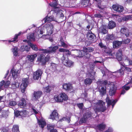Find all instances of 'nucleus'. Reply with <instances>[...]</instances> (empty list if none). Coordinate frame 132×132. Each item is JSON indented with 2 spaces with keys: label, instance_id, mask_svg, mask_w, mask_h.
<instances>
[{
  "label": "nucleus",
  "instance_id": "50",
  "mask_svg": "<svg viewBox=\"0 0 132 132\" xmlns=\"http://www.w3.org/2000/svg\"><path fill=\"white\" fill-rule=\"evenodd\" d=\"M77 53L79 54L78 56L80 57H82L86 54V52L84 50H81L78 51Z\"/></svg>",
  "mask_w": 132,
  "mask_h": 132
},
{
  "label": "nucleus",
  "instance_id": "23",
  "mask_svg": "<svg viewBox=\"0 0 132 132\" xmlns=\"http://www.w3.org/2000/svg\"><path fill=\"white\" fill-rule=\"evenodd\" d=\"M99 32L102 35H104L106 34L108 31L107 27L106 25H102L98 29Z\"/></svg>",
  "mask_w": 132,
  "mask_h": 132
},
{
  "label": "nucleus",
  "instance_id": "58",
  "mask_svg": "<svg viewBox=\"0 0 132 132\" xmlns=\"http://www.w3.org/2000/svg\"><path fill=\"white\" fill-rule=\"evenodd\" d=\"M50 13H48V14L45 17L43 20V21H44V23H46V22H50L51 21L50 20L49 18H48V16L49 15V14Z\"/></svg>",
  "mask_w": 132,
  "mask_h": 132
},
{
  "label": "nucleus",
  "instance_id": "55",
  "mask_svg": "<svg viewBox=\"0 0 132 132\" xmlns=\"http://www.w3.org/2000/svg\"><path fill=\"white\" fill-rule=\"evenodd\" d=\"M52 89V87L50 86H48L44 88V92L47 93L50 92Z\"/></svg>",
  "mask_w": 132,
  "mask_h": 132
},
{
  "label": "nucleus",
  "instance_id": "63",
  "mask_svg": "<svg viewBox=\"0 0 132 132\" xmlns=\"http://www.w3.org/2000/svg\"><path fill=\"white\" fill-rule=\"evenodd\" d=\"M9 104L10 106H14L16 104V103L14 101H10Z\"/></svg>",
  "mask_w": 132,
  "mask_h": 132
},
{
  "label": "nucleus",
  "instance_id": "53",
  "mask_svg": "<svg viewBox=\"0 0 132 132\" xmlns=\"http://www.w3.org/2000/svg\"><path fill=\"white\" fill-rule=\"evenodd\" d=\"M12 131L14 132H20L18 126L17 125H14L12 128Z\"/></svg>",
  "mask_w": 132,
  "mask_h": 132
},
{
  "label": "nucleus",
  "instance_id": "49",
  "mask_svg": "<svg viewBox=\"0 0 132 132\" xmlns=\"http://www.w3.org/2000/svg\"><path fill=\"white\" fill-rule=\"evenodd\" d=\"M102 13V12H101L100 13L95 14H94V17L102 19H103L104 16V15Z\"/></svg>",
  "mask_w": 132,
  "mask_h": 132
},
{
  "label": "nucleus",
  "instance_id": "47",
  "mask_svg": "<svg viewBox=\"0 0 132 132\" xmlns=\"http://www.w3.org/2000/svg\"><path fill=\"white\" fill-rule=\"evenodd\" d=\"M28 112L27 110H23L22 111H20V116L25 117L28 114Z\"/></svg>",
  "mask_w": 132,
  "mask_h": 132
},
{
  "label": "nucleus",
  "instance_id": "30",
  "mask_svg": "<svg viewBox=\"0 0 132 132\" xmlns=\"http://www.w3.org/2000/svg\"><path fill=\"white\" fill-rule=\"evenodd\" d=\"M122 50L121 49H120L117 52L116 58L118 61H120V62L122 59Z\"/></svg>",
  "mask_w": 132,
  "mask_h": 132
},
{
  "label": "nucleus",
  "instance_id": "59",
  "mask_svg": "<svg viewBox=\"0 0 132 132\" xmlns=\"http://www.w3.org/2000/svg\"><path fill=\"white\" fill-rule=\"evenodd\" d=\"M130 41V40L129 38L126 39H122L121 41L122 44H128L129 43Z\"/></svg>",
  "mask_w": 132,
  "mask_h": 132
},
{
  "label": "nucleus",
  "instance_id": "51",
  "mask_svg": "<svg viewBox=\"0 0 132 132\" xmlns=\"http://www.w3.org/2000/svg\"><path fill=\"white\" fill-rule=\"evenodd\" d=\"M37 56V55L36 54H34L31 55H28V57L29 59V60L31 62H32L34 59Z\"/></svg>",
  "mask_w": 132,
  "mask_h": 132
},
{
  "label": "nucleus",
  "instance_id": "54",
  "mask_svg": "<svg viewBox=\"0 0 132 132\" xmlns=\"http://www.w3.org/2000/svg\"><path fill=\"white\" fill-rule=\"evenodd\" d=\"M28 78H24L22 79V85L23 86H27L28 83Z\"/></svg>",
  "mask_w": 132,
  "mask_h": 132
},
{
  "label": "nucleus",
  "instance_id": "56",
  "mask_svg": "<svg viewBox=\"0 0 132 132\" xmlns=\"http://www.w3.org/2000/svg\"><path fill=\"white\" fill-rule=\"evenodd\" d=\"M123 20L125 21H126L128 20H132V15H127L124 17L123 18Z\"/></svg>",
  "mask_w": 132,
  "mask_h": 132
},
{
  "label": "nucleus",
  "instance_id": "38",
  "mask_svg": "<svg viewBox=\"0 0 132 132\" xmlns=\"http://www.w3.org/2000/svg\"><path fill=\"white\" fill-rule=\"evenodd\" d=\"M116 26V23L113 21H110L108 24V28L109 29H112Z\"/></svg>",
  "mask_w": 132,
  "mask_h": 132
},
{
  "label": "nucleus",
  "instance_id": "42",
  "mask_svg": "<svg viewBox=\"0 0 132 132\" xmlns=\"http://www.w3.org/2000/svg\"><path fill=\"white\" fill-rule=\"evenodd\" d=\"M11 50L14 56L15 57L17 56L19 51L18 48L16 47H14Z\"/></svg>",
  "mask_w": 132,
  "mask_h": 132
},
{
  "label": "nucleus",
  "instance_id": "28",
  "mask_svg": "<svg viewBox=\"0 0 132 132\" xmlns=\"http://www.w3.org/2000/svg\"><path fill=\"white\" fill-rule=\"evenodd\" d=\"M49 118L53 120H57L59 119L58 113L56 110L54 111L50 114Z\"/></svg>",
  "mask_w": 132,
  "mask_h": 132
},
{
  "label": "nucleus",
  "instance_id": "10",
  "mask_svg": "<svg viewBox=\"0 0 132 132\" xmlns=\"http://www.w3.org/2000/svg\"><path fill=\"white\" fill-rule=\"evenodd\" d=\"M92 114L90 112H86L84 114L82 117L81 118L79 121L80 123H85L88 118H91Z\"/></svg>",
  "mask_w": 132,
  "mask_h": 132
},
{
  "label": "nucleus",
  "instance_id": "43",
  "mask_svg": "<svg viewBox=\"0 0 132 132\" xmlns=\"http://www.w3.org/2000/svg\"><path fill=\"white\" fill-rule=\"evenodd\" d=\"M122 44L121 41H115L113 42V47L114 48H116L120 46Z\"/></svg>",
  "mask_w": 132,
  "mask_h": 132
},
{
  "label": "nucleus",
  "instance_id": "8",
  "mask_svg": "<svg viewBox=\"0 0 132 132\" xmlns=\"http://www.w3.org/2000/svg\"><path fill=\"white\" fill-rule=\"evenodd\" d=\"M22 32L21 31L19 32L18 34H15L14 37L12 38L11 39L2 40V41L5 42V44H8V43H7L8 42L9 43H10L11 42H13L14 43L17 42L18 41V37L20 36Z\"/></svg>",
  "mask_w": 132,
  "mask_h": 132
},
{
  "label": "nucleus",
  "instance_id": "6",
  "mask_svg": "<svg viewBox=\"0 0 132 132\" xmlns=\"http://www.w3.org/2000/svg\"><path fill=\"white\" fill-rule=\"evenodd\" d=\"M43 27L46 28V29L47 34L46 35H43V36L50 35H51L53 31V25L50 22H47L45 24Z\"/></svg>",
  "mask_w": 132,
  "mask_h": 132
},
{
  "label": "nucleus",
  "instance_id": "32",
  "mask_svg": "<svg viewBox=\"0 0 132 132\" xmlns=\"http://www.w3.org/2000/svg\"><path fill=\"white\" fill-rule=\"evenodd\" d=\"M34 33H30L27 35V39L30 41H34L35 40V36Z\"/></svg>",
  "mask_w": 132,
  "mask_h": 132
},
{
  "label": "nucleus",
  "instance_id": "40",
  "mask_svg": "<svg viewBox=\"0 0 132 132\" xmlns=\"http://www.w3.org/2000/svg\"><path fill=\"white\" fill-rule=\"evenodd\" d=\"M59 51L60 52H64V54H66L67 56H68V55H69L71 54L69 50L64 48H60L59 50Z\"/></svg>",
  "mask_w": 132,
  "mask_h": 132
},
{
  "label": "nucleus",
  "instance_id": "9",
  "mask_svg": "<svg viewBox=\"0 0 132 132\" xmlns=\"http://www.w3.org/2000/svg\"><path fill=\"white\" fill-rule=\"evenodd\" d=\"M108 86L110 87L109 91V95L111 96L114 95L116 93L117 87L112 82H111L109 84H108Z\"/></svg>",
  "mask_w": 132,
  "mask_h": 132
},
{
  "label": "nucleus",
  "instance_id": "20",
  "mask_svg": "<svg viewBox=\"0 0 132 132\" xmlns=\"http://www.w3.org/2000/svg\"><path fill=\"white\" fill-rule=\"evenodd\" d=\"M63 88L68 92H70L73 91L72 85L70 84H64L63 85Z\"/></svg>",
  "mask_w": 132,
  "mask_h": 132
},
{
  "label": "nucleus",
  "instance_id": "36",
  "mask_svg": "<svg viewBox=\"0 0 132 132\" xmlns=\"http://www.w3.org/2000/svg\"><path fill=\"white\" fill-rule=\"evenodd\" d=\"M38 122L40 126L42 128L46 125V122L43 118H41L40 120H38Z\"/></svg>",
  "mask_w": 132,
  "mask_h": 132
},
{
  "label": "nucleus",
  "instance_id": "57",
  "mask_svg": "<svg viewBox=\"0 0 132 132\" xmlns=\"http://www.w3.org/2000/svg\"><path fill=\"white\" fill-rule=\"evenodd\" d=\"M89 0H82L81 4L83 6L86 7L88 5Z\"/></svg>",
  "mask_w": 132,
  "mask_h": 132
},
{
  "label": "nucleus",
  "instance_id": "52",
  "mask_svg": "<svg viewBox=\"0 0 132 132\" xmlns=\"http://www.w3.org/2000/svg\"><path fill=\"white\" fill-rule=\"evenodd\" d=\"M95 59V61H94V63H101L103 62V59L101 57H96Z\"/></svg>",
  "mask_w": 132,
  "mask_h": 132
},
{
  "label": "nucleus",
  "instance_id": "7",
  "mask_svg": "<svg viewBox=\"0 0 132 132\" xmlns=\"http://www.w3.org/2000/svg\"><path fill=\"white\" fill-rule=\"evenodd\" d=\"M88 73H87L86 76L87 77V78H86L84 80V83L86 85H89L92 82L93 80L94 79L95 75H92Z\"/></svg>",
  "mask_w": 132,
  "mask_h": 132
},
{
  "label": "nucleus",
  "instance_id": "26",
  "mask_svg": "<svg viewBox=\"0 0 132 132\" xmlns=\"http://www.w3.org/2000/svg\"><path fill=\"white\" fill-rule=\"evenodd\" d=\"M112 8L114 11L120 13L122 12L124 9L123 6L119 5H113Z\"/></svg>",
  "mask_w": 132,
  "mask_h": 132
},
{
  "label": "nucleus",
  "instance_id": "19",
  "mask_svg": "<svg viewBox=\"0 0 132 132\" xmlns=\"http://www.w3.org/2000/svg\"><path fill=\"white\" fill-rule=\"evenodd\" d=\"M102 73L103 74V76H104L106 77V78H113V72H111L109 71L108 70H106L105 71H103Z\"/></svg>",
  "mask_w": 132,
  "mask_h": 132
},
{
  "label": "nucleus",
  "instance_id": "1",
  "mask_svg": "<svg viewBox=\"0 0 132 132\" xmlns=\"http://www.w3.org/2000/svg\"><path fill=\"white\" fill-rule=\"evenodd\" d=\"M92 106L97 116L98 112H103L106 110V108L105 106V102L102 100H98L94 99L92 101H89Z\"/></svg>",
  "mask_w": 132,
  "mask_h": 132
},
{
  "label": "nucleus",
  "instance_id": "22",
  "mask_svg": "<svg viewBox=\"0 0 132 132\" xmlns=\"http://www.w3.org/2000/svg\"><path fill=\"white\" fill-rule=\"evenodd\" d=\"M106 127V125L104 122L98 124L95 126V129L97 130L100 131H102L104 130Z\"/></svg>",
  "mask_w": 132,
  "mask_h": 132
},
{
  "label": "nucleus",
  "instance_id": "48",
  "mask_svg": "<svg viewBox=\"0 0 132 132\" xmlns=\"http://www.w3.org/2000/svg\"><path fill=\"white\" fill-rule=\"evenodd\" d=\"M57 4L58 3L56 0L54 1L52 3L50 4V6L54 7V9L53 10H54L55 9H58L56 8V7Z\"/></svg>",
  "mask_w": 132,
  "mask_h": 132
},
{
  "label": "nucleus",
  "instance_id": "34",
  "mask_svg": "<svg viewBox=\"0 0 132 132\" xmlns=\"http://www.w3.org/2000/svg\"><path fill=\"white\" fill-rule=\"evenodd\" d=\"M63 64L65 65L70 67L73 65V63L71 60L68 59L67 60L64 61L63 62Z\"/></svg>",
  "mask_w": 132,
  "mask_h": 132
},
{
  "label": "nucleus",
  "instance_id": "21",
  "mask_svg": "<svg viewBox=\"0 0 132 132\" xmlns=\"http://www.w3.org/2000/svg\"><path fill=\"white\" fill-rule=\"evenodd\" d=\"M42 73V72L40 69H38L34 72L33 75L34 79L35 80H38L39 78H41Z\"/></svg>",
  "mask_w": 132,
  "mask_h": 132
},
{
  "label": "nucleus",
  "instance_id": "33",
  "mask_svg": "<svg viewBox=\"0 0 132 132\" xmlns=\"http://www.w3.org/2000/svg\"><path fill=\"white\" fill-rule=\"evenodd\" d=\"M59 46L62 47H63L67 48L68 47V45L65 43L62 38H61L58 44Z\"/></svg>",
  "mask_w": 132,
  "mask_h": 132
},
{
  "label": "nucleus",
  "instance_id": "39",
  "mask_svg": "<svg viewBox=\"0 0 132 132\" xmlns=\"http://www.w3.org/2000/svg\"><path fill=\"white\" fill-rule=\"evenodd\" d=\"M50 70L52 72H54L56 70L57 65L55 63H51L50 64Z\"/></svg>",
  "mask_w": 132,
  "mask_h": 132
},
{
  "label": "nucleus",
  "instance_id": "31",
  "mask_svg": "<svg viewBox=\"0 0 132 132\" xmlns=\"http://www.w3.org/2000/svg\"><path fill=\"white\" fill-rule=\"evenodd\" d=\"M30 49V47L29 45H24L22 46L19 49L20 52H22L24 51H26L27 52L29 51Z\"/></svg>",
  "mask_w": 132,
  "mask_h": 132
},
{
  "label": "nucleus",
  "instance_id": "5",
  "mask_svg": "<svg viewBox=\"0 0 132 132\" xmlns=\"http://www.w3.org/2000/svg\"><path fill=\"white\" fill-rule=\"evenodd\" d=\"M55 101L57 102H62L64 101H67L68 99L67 96L64 93H61L58 95H55L54 96Z\"/></svg>",
  "mask_w": 132,
  "mask_h": 132
},
{
  "label": "nucleus",
  "instance_id": "17",
  "mask_svg": "<svg viewBox=\"0 0 132 132\" xmlns=\"http://www.w3.org/2000/svg\"><path fill=\"white\" fill-rule=\"evenodd\" d=\"M118 99L110 100L109 97L107 96L106 98V102L108 106L111 105L112 108L113 109L114 105L118 101Z\"/></svg>",
  "mask_w": 132,
  "mask_h": 132
},
{
  "label": "nucleus",
  "instance_id": "3",
  "mask_svg": "<svg viewBox=\"0 0 132 132\" xmlns=\"http://www.w3.org/2000/svg\"><path fill=\"white\" fill-rule=\"evenodd\" d=\"M42 53L39 55L37 57V60L40 63L43 65L46 64L47 62L49 60L50 56L47 53H44L41 51Z\"/></svg>",
  "mask_w": 132,
  "mask_h": 132
},
{
  "label": "nucleus",
  "instance_id": "45",
  "mask_svg": "<svg viewBox=\"0 0 132 132\" xmlns=\"http://www.w3.org/2000/svg\"><path fill=\"white\" fill-rule=\"evenodd\" d=\"M19 83L17 82H14L11 84V88L12 89H15L19 86Z\"/></svg>",
  "mask_w": 132,
  "mask_h": 132
},
{
  "label": "nucleus",
  "instance_id": "2",
  "mask_svg": "<svg viewBox=\"0 0 132 132\" xmlns=\"http://www.w3.org/2000/svg\"><path fill=\"white\" fill-rule=\"evenodd\" d=\"M97 83L98 86H100L99 88V90L100 93V95L103 96L106 92V85L108 84V82L106 80L101 81L99 80L97 82Z\"/></svg>",
  "mask_w": 132,
  "mask_h": 132
},
{
  "label": "nucleus",
  "instance_id": "18",
  "mask_svg": "<svg viewBox=\"0 0 132 132\" xmlns=\"http://www.w3.org/2000/svg\"><path fill=\"white\" fill-rule=\"evenodd\" d=\"M42 93V92L41 91L35 92L32 97V100L34 101L37 100L40 97Z\"/></svg>",
  "mask_w": 132,
  "mask_h": 132
},
{
  "label": "nucleus",
  "instance_id": "60",
  "mask_svg": "<svg viewBox=\"0 0 132 132\" xmlns=\"http://www.w3.org/2000/svg\"><path fill=\"white\" fill-rule=\"evenodd\" d=\"M52 13L53 14V15L51 16H48V18H49V19H50V20L51 21H53L57 22V21L56 20L54 17V16H55V15H54V14H53V13Z\"/></svg>",
  "mask_w": 132,
  "mask_h": 132
},
{
  "label": "nucleus",
  "instance_id": "35",
  "mask_svg": "<svg viewBox=\"0 0 132 132\" xmlns=\"http://www.w3.org/2000/svg\"><path fill=\"white\" fill-rule=\"evenodd\" d=\"M78 77L80 79V80L82 78H84L86 76V74L84 70H81L80 72L76 74Z\"/></svg>",
  "mask_w": 132,
  "mask_h": 132
},
{
  "label": "nucleus",
  "instance_id": "41",
  "mask_svg": "<svg viewBox=\"0 0 132 132\" xmlns=\"http://www.w3.org/2000/svg\"><path fill=\"white\" fill-rule=\"evenodd\" d=\"M27 43L30 48H31L33 50L36 51L38 50L37 46L36 45L32 44L30 41L27 42Z\"/></svg>",
  "mask_w": 132,
  "mask_h": 132
},
{
  "label": "nucleus",
  "instance_id": "27",
  "mask_svg": "<svg viewBox=\"0 0 132 132\" xmlns=\"http://www.w3.org/2000/svg\"><path fill=\"white\" fill-rule=\"evenodd\" d=\"M121 33L124 34L126 37H128L130 35L129 30L126 27H122L120 30Z\"/></svg>",
  "mask_w": 132,
  "mask_h": 132
},
{
  "label": "nucleus",
  "instance_id": "29",
  "mask_svg": "<svg viewBox=\"0 0 132 132\" xmlns=\"http://www.w3.org/2000/svg\"><path fill=\"white\" fill-rule=\"evenodd\" d=\"M27 105L26 101L24 98H22L18 104L19 106L21 108H25Z\"/></svg>",
  "mask_w": 132,
  "mask_h": 132
},
{
  "label": "nucleus",
  "instance_id": "4",
  "mask_svg": "<svg viewBox=\"0 0 132 132\" xmlns=\"http://www.w3.org/2000/svg\"><path fill=\"white\" fill-rule=\"evenodd\" d=\"M58 48L57 46H56L51 45L47 49H44L40 48L39 49L40 51H42L44 53H47L49 55L51 53H55L56 50Z\"/></svg>",
  "mask_w": 132,
  "mask_h": 132
},
{
  "label": "nucleus",
  "instance_id": "24",
  "mask_svg": "<svg viewBox=\"0 0 132 132\" xmlns=\"http://www.w3.org/2000/svg\"><path fill=\"white\" fill-rule=\"evenodd\" d=\"M11 72L13 78L14 79H15L19 76V72L18 69H15L13 68L11 69Z\"/></svg>",
  "mask_w": 132,
  "mask_h": 132
},
{
  "label": "nucleus",
  "instance_id": "12",
  "mask_svg": "<svg viewBox=\"0 0 132 132\" xmlns=\"http://www.w3.org/2000/svg\"><path fill=\"white\" fill-rule=\"evenodd\" d=\"M86 36L88 39L90 40L89 41L90 44L95 42L96 37L91 31H89L87 33Z\"/></svg>",
  "mask_w": 132,
  "mask_h": 132
},
{
  "label": "nucleus",
  "instance_id": "13",
  "mask_svg": "<svg viewBox=\"0 0 132 132\" xmlns=\"http://www.w3.org/2000/svg\"><path fill=\"white\" fill-rule=\"evenodd\" d=\"M43 29L41 27L36 28L34 32L37 38H39L42 37V35L43 33Z\"/></svg>",
  "mask_w": 132,
  "mask_h": 132
},
{
  "label": "nucleus",
  "instance_id": "11",
  "mask_svg": "<svg viewBox=\"0 0 132 132\" xmlns=\"http://www.w3.org/2000/svg\"><path fill=\"white\" fill-rule=\"evenodd\" d=\"M123 67L121 66L120 69L118 70L117 71L113 72V78H116L121 76L124 75V69L122 68Z\"/></svg>",
  "mask_w": 132,
  "mask_h": 132
},
{
  "label": "nucleus",
  "instance_id": "44",
  "mask_svg": "<svg viewBox=\"0 0 132 132\" xmlns=\"http://www.w3.org/2000/svg\"><path fill=\"white\" fill-rule=\"evenodd\" d=\"M115 39L114 35L113 34H108L106 36V39L108 40H112Z\"/></svg>",
  "mask_w": 132,
  "mask_h": 132
},
{
  "label": "nucleus",
  "instance_id": "15",
  "mask_svg": "<svg viewBox=\"0 0 132 132\" xmlns=\"http://www.w3.org/2000/svg\"><path fill=\"white\" fill-rule=\"evenodd\" d=\"M127 84L129 85V86H127L125 85L122 87V90H121V92L120 93V95L119 98L120 97L121 95H123L126 92V91H127L129 89L130 87H132V81L130 82H128L127 83Z\"/></svg>",
  "mask_w": 132,
  "mask_h": 132
},
{
  "label": "nucleus",
  "instance_id": "14",
  "mask_svg": "<svg viewBox=\"0 0 132 132\" xmlns=\"http://www.w3.org/2000/svg\"><path fill=\"white\" fill-rule=\"evenodd\" d=\"M62 11L59 10V9H55L54 10L51 11V13H53L55 16L56 15H59L61 18H63L64 17V15L62 13Z\"/></svg>",
  "mask_w": 132,
  "mask_h": 132
},
{
  "label": "nucleus",
  "instance_id": "62",
  "mask_svg": "<svg viewBox=\"0 0 132 132\" xmlns=\"http://www.w3.org/2000/svg\"><path fill=\"white\" fill-rule=\"evenodd\" d=\"M8 116L7 112L5 111H4L2 112V117L4 118H6Z\"/></svg>",
  "mask_w": 132,
  "mask_h": 132
},
{
  "label": "nucleus",
  "instance_id": "46",
  "mask_svg": "<svg viewBox=\"0 0 132 132\" xmlns=\"http://www.w3.org/2000/svg\"><path fill=\"white\" fill-rule=\"evenodd\" d=\"M104 52L106 55L107 56H112L113 55L111 50L109 48L106 49L104 50Z\"/></svg>",
  "mask_w": 132,
  "mask_h": 132
},
{
  "label": "nucleus",
  "instance_id": "25",
  "mask_svg": "<svg viewBox=\"0 0 132 132\" xmlns=\"http://www.w3.org/2000/svg\"><path fill=\"white\" fill-rule=\"evenodd\" d=\"M96 64L94 63V62H90L89 63V68L90 70L88 71L87 73H88L89 72L92 75H95V72L94 70L93 69H94L95 66Z\"/></svg>",
  "mask_w": 132,
  "mask_h": 132
},
{
  "label": "nucleus",
  "instance_id": "16",
  "mask_svg": "<svg viewBox=\"0 0 132 132\" xmlns=\"http://www.w3.org/2000/svg\"><path fill=\"white\" fill-rule=\"evenodd\" d=\"M119 63L123 67L124 66V65L125 64H126V65H132V60H130L128 57L125 56L124 59V62L120 61Z\"/></svg>",
  "mask_w": 132,
  "mask_h": 132
},
{
  "label": "nucleus",
  "instance_id": "37",
  "mask_svg": "<svg viewBox=\"0 0 132 132\" xmlns=\"http://www.w3.org/2000/svg\"><path fill=\"white\" fill-rule=\"evenodd\" d=\"M84 49L86 52V55H87L88 56L87 58H89L90 57V55L88 54V53L93 52L94 50L93 48L91 47H88L85 48Z\"/></svg>",
  "mask_w": 132,
  "mask_h": 132
},
{
  "label": "nucleus",
  "instance_id": "64",
  "mask_svg": "<svg viewBox=\"0 0 132 132\" xmlns=\"http://www.w3.org/2000/svg\"><path fill=\"white\" fill-rule=\"evenodd\" d=\"M113 128L111 127H109L107 129L103 132H113Z\"/></svg>",
  "mask_w": 132,
  "mask_h": 132
},
{
  "label": "nucleus",
  "instance_id": "61",
  "mask_svg": "<svg viewBox=\"0 0 132 132\" xmlns=\"http://www.w3.org/2000/svg\"><path fill=\"white\" fill-rule=\"evenodd\" d=\"M54 125L51 124H48L47 125V128L48 130L50 131V130H53L54 128Z\"/></svg>",
  "mask_w": 132,
  "mask_h": 132
}]
</instances>
